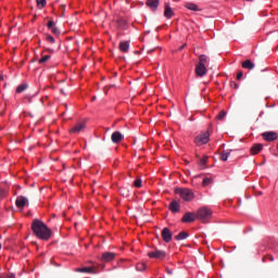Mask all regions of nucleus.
<instances>
[{
	"label": "nucleus",
	"mask_w": 278,
	"mask_h": 278,
	"mask_svg": "<svg viewBox=\"0 0 278 278\" xmlns=\"http://www.w3.org/2000/svg\"><path fill=\"white\" fill-rule=\"evenodd\" d=\"M31 230L40 240H49L51 238V229L39 219L33 222Z\"/></svg>",
	"instance_id": "1"
},
{
	"label": "nucleus",
	"mask_w": 278,
	"mask_h": 278,
	"mask_svg": "<svg viewBox=\"0 0 278 278\" xmlns=\"http://www.w3.org/2000/svg\"><path fill=\"white\" fill-rule=\"evenodd\" d=\"M212 216H214V211H212L210 206H201L195 213L197 219L204 224L210 223Z\"/></svg>",
	"instance_id": "2"
},
{
	"label": "nucleus",
	"mask_w": 278,
	"mask_h": 278,
	"mask_svg": "<svg viewBox=\"0 0 278 278\" xmlns=\"http://www.w3.org/2000/svg\"><path fill=\"white\" fill-rule=\"evenodd\" d=\"M175 193L179 194L180 199H182V201H186L187 203H190V201H194V191L189 188L175 189Z\"/></svg>",
	"instance_id": "3"
},
{
	"label": "nucleus",
	"mask_w": 278,
	"mask_h": 278,
	"mask_svg": "<svg viewBox=\"0 0 278 278\" xmlns=\"http://www.w3.org/2000/svg\"><path fill=\"white\" fill-rule=\"evenodd\" d=\"M207 142H210V131L208 130L201 132L194 139V143L198 147H203V144H207Z\"/></svg>",
	"instance_id": "4"
},
{
	"label": "nucleus",
	"mask_w": 278,
	"mask_h": 278,
	"mask_svg": "<svg viewBox=\"0 0 278 278\" xmlns=\"http://www.w3.org/2000/svg\"><path fill=\"white\" fill-rule=\"evenodd\" d=\"M151 260H164L166 257V252L162 250H154L148 253Z\"/></svg>",
	"instance_id": "5"
},
{
	"label": "nucleus",
	"mask_w": 278,
	"mask_h": 278,
	"mask_svg": "<svg viewBox=\"0 0 278 278\" xmlns=\"http://www.w3.org/2000/svg\"><path fill=\"white\" fill-rule=\"evenodd\" d=\"M15 205L16 207H18L20 210H23V207H25V205H29V200H27L26 197L23 195H18L15 200Z\"/></svg>",
	"instance_id": "6"
},
{
	"label": "nucleus",
	"mask_w": 278,
	"mask_h": 278,
	"mask_svg": "<svg viewBox=\"0 0 278 278\" xmlns=\"http://www.w3.org/2000/svg\"><path fill=\"white\" fill-rule=\"evenodd\" d=\"M263 140H265L266 142H273L275 140H277L278 135L275 131H266L262 134Z\"/></svg>",
	"instance_id": "7"
},
{
	"label": "nucleus",
	"mask_w": 278,
	"mask_h": 278,
	"mask_svg": "<svg viewBox=\"0 0 278 278\" xmlns=\"http://www.w3.org/2000/svg\"><path fill=\"white\" fill-rule=\"evenodd\" d=\"M197 220V213L187 212L181 218V223H194Z\"/></svg>",
	"instance_id": "8"
},
{
	"label": "nucleus",
	"mask_w": 278,
	"mask_h": 278,
	"mask_svg": "<svg viewBox=\"0 0 278 278\" xmlns=\"http://www.w3.org/2000/svg\"><path fill=\"white\" fill-rule=\"evenodd\" d=\"M195 75L197 77H205L207 75V67L198 63L195 65Z\"/></svg>",
	"instance_id": "9"
},
{
	"label": "nucleus",
	"mask_w": 278,
	"mask_h": 278,
	"mask_svg": "<svg viewBox=\"0 0 278 278\" xmlns=\"http://www.w3.org/2000/svg\"><path fill=\"white\" fill-rule=\"evenodd\" d=\"M86 129V123L81 122L76 124L72 129H70V134H81Z\"/></svg>",
	"instance_id": "10"
},
{
	"label": "nucleus",
	"mask_w": 278,
	"mask_h": 278,
	"mask_svg": "<svg viewBox=\"0 0 278 278\" xmlns=\"http://www.w3.org/2000/svg\"><path fill=\"white\" fill-rule=\"evenodd\" d=\"M162 239L168 243L170 240H173V232H170L169 228H164L161 232Z\"/></svg>",
	"instance_id": "11"
},
{
	"label": "nucleus",
	"mask_w": 278,
	"mask_h": 278,
	"mask_svg": "<svg viewBox=\"0 0 278 278\" xmlns=\"http://www.w3.org/2000/svg\"><path fill=\"white\" fill-rule=\"evenodd\" d=\"M263 149H264V144L255 143L251 147L250 153H251V155H257V154H260L261 151H263Z\"/></svg>",
	"instance_id": "12"
},
{
	"label": "nucleus",
	"mask_w": 278,
	"mask_h": 278,
	"mask_svg": "<svg viewBox=\"0 0 278 278\" xmlns=\"http://www.w3.org/2000/svg\"><path fill=\"white\" fill-rule=\"evenodd\" d=\"M48 29H51L52 34H54V36H60L61 31L60 28L58 26H55V22L53 21H49L47 24Z\"/></svg>",
	"instance_id": "13"
},
{
	"label": "nucleus",
	"mask_w": 278,
	"mask_h": 278,
	"mask_svg": "<svg viewBox=\"0 0 278 278\" xmlns=\"http://www.w3.org/2000/svg\"><path fill=\"white\" fill-rule=\"evenodd\" d=\"M124 138L125 137L123 136V134H121V131H115L111 136V140L112 142H114V144H118V142H122Z\"/></svg>",
	"instance_id": "14"
},
{
	"label": "nucleus",
	"mask_w": 278,
	"mask_h": 278,
	"mask_svg": "<svg viewBox=\"0 0 278 278\" xmlns=\"http://www.w3.org/2000/svg\"><path fill=\"white\" fill-rule=\"evenodd\" d=\"M168 210H170L173 212V214H177V212H179L181 210V205L176 200H173L169 203Z\"/></svg>",
	"instance_id": "15"
},
{
	"label": "nucleus",
	"mask_w": 278,
	"mask_h": 278,
	"mask_svg": "<svg viewBox=\"0 0 278 278\" xmlns=\"http://www.w3.org/2000/svg\"><path fill=\"white\" fill-rule=\"evenodd\" d=\"M114 257H116V253H114V252H104L102 254L101 260H102V262L108 263V262H112V260H114Z\"/></svg>",
	"instance_id": "16"
},
{
	"label": "nucleus",
	"mask_w": 278,
	"mask_h": 278,
	"mask_svg": "<svg viewBox=\"0 0 278 278\" xmlns=\"http://www.w3.org/2000/svg\"><path fill=\"white\" fill-rule=\"evenodd\" d=\"M165 18H173L175 16V12L170 8V4L165 3V11H164Z\"/></svg>",
	"instance_id": "17"
},
{
	"label": "nucleus",
	"mask_w": 278,
	"mask_h": 278,
	"mask_svg": "<svg viewBox=\"0 0 278 278\" xmlns=\"http://www.w3.org/2000/svg\"><path fill=\"white\" fill-rule=\"evenodd\" d=\"M148 8H151L155 12L157 10V7L160 5V0H147Z\"/></svg>",
	"instance_id": "18"
},
{
	"label": "nucleus",
	"mask_w": 278,
	"mask_h": 278,
	"mask_svg": "<svg viewBox=\"0 0 278 278\" xmlns=\"http://www.w3.org/2000/svg\"><path fill=\"white\" fill-rule=\"evenodd\" d=\"M185 8H187V10H191L192 12H200L201 9H199V5L192 3V2H187L185 4Z\"/></svg>",
	"instance_id": "19"
},
{
	"label": "nucleus",
	"mask_w": 278,
	"mask_h": 278,
	"mask_svg": "<svg viewBox=\"0 0 278 278\" xmlns=\"http://www.w3.org/2000/svg\"><path fill=\"white\" fill-rule=\"evenodd\" d=\"M242 68H248L249 71H253V68H255V64L251 60H245L242 63Z\"/></svg>",
	"instance_id": "20"
},
{
	"label": "nucleus",
	"mask_w": 278,
	"mask_h": 278,
	"mask_svg": "<svg viewBox=\"0 0 278 278\" xmlns=\"http://www.w3.org/2000/svg\"><path fill=\"white\" fill-rule=\"evenodd\" d=\"M207 160H210V157L207 155H203L198 162L199 167L202 169L205 168Z\"/></svg>",
	"instance_id": "21"
},
{
	"label": "nucleus",
	"mask_w": 278,
	"mask_h": 278,
	"mask_svg": "<svg viewBox=\"0 0 278 278\" xmlns=\"http://www.w3.org/2000/svg\"><path fill=\"white\" fill-rule=\"evenodd\" d=\"M119 51H122V53H127V51H129V42L122 41L119 43Z\"/></svg>",
	"instance_id": "22"
},
{
	"label": "nucleus",
	"mask_w": 278,
	"mask_h": 278,
	"mask_svg": "<svg viewBox=\"0 0 278 278\" xmlns=\"http://www.w3.org/2000/svg\"><path fill=\"white\" fill-rule=\"evenodd\" d=\"M207 62H210V58L207 55L201 54L199 56V63L198 64H200L202 66H205L207 64Z\"/></svg>",
	"instance_id": "23"
},
{
	"label": "nucleus",
	"mask_w": 278,
	"mask_h": 278,
	"mask_svg": "<svg viewBox=\"0 0 278 278\" xmlns=\"http://www.w3.org/2000/svg\"><path fill=\"white\" fill-rule=\"evenodd\" d=\"M212 184H214V179H213L212 177H206V178H204L203 181H202L203 188H206V186H210V185H212Z\"/></svg>",
	"instance_id": "24"
},
{
	"label": "nucleus",
	"mask_w": 278,
	"mask_h": 278,
	"mask_svg": "<svg viewBox=\"0 0 278 278\" xmlns=\"http://www.w3.org/2000/svg\"><path fill=\"white\" fill-rule=\"evenodd\" d=\"M188 232H186V231H181V232H179L176 237H175V240H186V238H188Z\"/></svg>",
	"instance_id": "25"
},
{
	"label": "nucleus",
	"mask_w": 278,
	"mask_h": 278,
	"mask_svg": "<svg viewBox=\"0 0 278 278\" xmlns=\"http://www.w3.org/2000/svg\"><path fill=\"white\" fill-rule=\"evenodd\" d=\"M78 273H90V274H94V268H92V267H83V268H78Z\"/></svg>",
	"instance_id": "26"
},
{
	"label": "nucleus",
	"mask_w": 278,
	"mask_h": 278,
	"mask_svg": "<svg viewBox=\"0 0 278 278\" xmlns=\"http://www.w3.org/2000/svg\"><path fill=\"white\" fill-rule=\"evenodd\" d=\"M49 60H51V55H49V54L42 55L39 59V64H45L46 62H49Z\"/></svg>",
	"instance_id": "27"
},
{
	"label": "nucleus",
	"mask_w": 278,
	"mask_h": 278,
	"mask_svg": "<svg viewBox=\"0 0 278 278\" xmlns=\"http://www.w3.org/2000/svg\"><path fill=\"white\" fill-rule=\"evenodd\" d=\"M27 90V84H22L16 88V92L21 94V92H25Z\"/></svg>",
	"instance_id": "28"
},
{
	"label": "nucleus",
	"mask_w": 278,
	"mask_h": 278,
	"mask_svg": "<svg viewBox=\"0 0 278 278\" xmlns=\"http://www.w3.org/2000/svg\"><path fill=\"white\" fill-rule=\"evenodd\" d=\"M225 116H227V112L225 111H220L217 116H216V121H223V118H225Z\"/></svg>",
	"instance_id": "29"
},
{
	"label": "nucleus",
	"mask_w": 278,
	"mask_h": 278,
	"mask_svg": "<svg viewBox=\"0 0 278 278\" xmlns=\"http://www.w3.org/2000/svg\"><path fill=\"white\" fill-rule=\"evenodd\" d=\"M37 1V5L40 10H42V8H45V5H47V0H36Z\"/></svg>",
	"instance_id": "30"
},
{
	"label": "nucleus",
	"mask_w": 278,
	"mask_h": 278,
	"mask_svg": "<svg viewBox=\"0 0 278 278\" xmlns=\"http://www.w3.org/2000/svg\"><path fill=\"white\" fill-rule=\"evenodd\" d=\"M263 262H275V257L270 254L263 257Z\"/></svg>",
	"instance_id": "31"
},
{
	"label": "nucleus",
	"mask_w": 278,
	"mask_h": 278,
	"mask_svg": "<svg viewBox=\"0 0 278 278\" xmlns=\"http://www.w3.org/2000/svg\"><path fill=\"white\" fill-rule=\"evenodd\" d=\"M46 40H47V42H50V45L55 43V38H53V36H51V35H47Z\"/></svg>",
	"instance_id": "32"
},
{
	"label": "nucleus",
	"mask_w": 278,
	"mask_h": 278,
	"mask_svg": "<svg viewBox=\"0 0 278 278\" xmlns=\"http://www.w3.org/2000/svg\"><path fill=\"white\" fill-rule=\"evenodd\" d=\"M220 160H222L223 162H227V160H229V153H224V154H222V155H220Z\"/></svg>",
	"instance_id": "33"
},
{
	"label": "nucleus",
	"mask_w": 278,
	"mask_h": 278,
	"mask_svg": "<svg viewBox=\"0 0 278 278\" xmlns=\"http://www.w3.org/2000/svg\"><path fill=\"white\" fill-rule=\"evenodd\" d=\"M4 197H8V191L5 189L0 190V199H4Z\"/></svg>",
	"instance_id": "34"
},
{
	"label": "nucleus",
	"mask_w": 278,
	"mask_h": 278,
	"mask_svg": "<svg viewBox=\"0 0 278 278\" xmlns=\"http://www.w3.org/2000/svg\"><path fill=\"white\" fill-rule=\"evenodd\" d=\"M0 278H16V276H14V274H7V275L0 276Z\"/></svg>",
	"instance_id": "35"
},
{
	"label": "nucleus",
	"mask_w": 278,
	"mask_h": 278,
	"mask_svg": "<svg viewBox=\"0 0 278 278\" xmlns=\"http://www.w3.org/2000/svg\"><path fill=\"white\" fill-rule=\"evenodd\" d=\"M230 88H233L235 90H238V83L236 81H230Z\"/></svg>",
	"instance_id": "36"
},
{
	"label": "nucleus",
	"mask_w": 278,
	"mask_h": 278,
	"mask_svg": "<svg viewBox=\"0 0 278 278\" xmlns=\"http://www.w3.org/2000/svg\"><path fill=\"white\" fill-rule=\"evenodd\" d=\"M135 187H136V188H140V178H137V179L135 180Z\"/></svg>",
	"instance_id": "37"
},
{
	"label": "nucleus",
	"mask_w": 278,
	"mask_h": 278,
	"mask_svg": "<svg viewBox=\"0 0 278 278\" xmlns=\"http://www.w3.org/2000/svg\"><path fill=\"white\" fill-rule=\"evenodd\" d=\"M243 76H244V74L242 72H239L237 74V79L240 80V79H242Z\"/></svg>",
	"instance_id": "38"
},
{
	"label": "nucleus",
	"mask_w": 278,
	"mask_h": 278,
	"mask_svg": "<svg viewBox=\"0 0 278 278\" xmlns=\"http://www.w3.org/2000/svg\"><path fill=\"white\" fill-rule=\"evenodd\" d=\"M141 270H147V263L141 264Z\"/></svg>",
	"instance_id": "39"
},
{
	"label": "nucleus",
	"mask_w": 278,
	"mask_h": 278,
	"mask_svg": "<svg viewBox=\"0 0 278 278\" xmlns=\"http://www.w3.org/2000/svg\"><path fill=\"white\" fill-rule=\"evenodd\" d=\"M166 271H167L168 275H173V269L167 268Z\"/></svg>",
	"instance_id": "40"
},
{
	"label": "nucleus",
	"mask_w": 278,
	"mask_h": 278,
	"mask_svg": "<svg viewBox=\"0 0 278 278\" xmlns=\"http://www.w3.org/2000/svg\"><path fill=\"white\" fill-rule=\"evenodd\" d=\"M195 179H199V176H195V177L192 178V180H191L192 184H194V180H195Z\"/></svg>",
	"instance_id": "41"
},
{
	"label": "nucleus",
	"mask_w": 278,
	"mask_h": 278,
	"mask_svg": "<svg viewBox=\"0 0 278 278\" xmlns=\"http://www.w3.org/2000/svg\"><path fill=\"white\" fill-rule=\"evenodd\" d=\"M185 47H186V43L182 47H180L179 50L181 51Z\"/></svg>",
	"instance_id": "42"
},
{
	"label": "nucleus",
	"mask_w": 278,
	"mask_h": 278,
	"mask_svg": "<svg viewBox=\"0 0 278 278\" xmlns=\"http://www.w3.org/2000/svg\"><path fill=\"white\" fill-rule=\"evenodd\" d=\"M0 80H3V76L0 75Z\"/></svg>",
	"instance_id": "43"
},
{
	"label": "nucleus",
	"mask_w": 278,
	"mask_h": 278,
	"mask_svg": "<svg viewBox=\"0 0 278 278\" xmlns=\"http://www.w3.org/2000/svg\"><path fill=\"white\" fill-rule=\"evenodd\" d=\"M62 94H64V89H61Z\"/></svg>",
	"instance_id": "44"
},
{
	"label": "nucleus",
	"mask_w": 278,
	"mask_h": 278,
	"mask_svg": "<svg viewBox=\"0 0 278 278\" xmlns=\"http://www.w3.org/2000/svg\"><path fill=\"white\" fill-rule=\"evenodd\" d=\"M96 99H97V97H93V98H92V101H94Z\"/></svg>",
	"instance_id": "45"
},
{
	"label": "nucleus",
	"mask_w": 278,
	"mask_h": 278,
	"mask_svg": "<svg viewBox=\"0 0 278 278\" xmlns=\"http://www.w3.org/2000/svg\"><path fill=\"white\" fill-rule=\"evenodd\" d=\"M52 218H55V214L52 215Z\"/></svg>",
	"instance_id": "46"
},
{
	"label": "nucleus",
	"mask_w": 278,
	"mask_h": 278,
	"mask_svg": "<svg viewBox=\"0 0 278 278\" xmlns=\"http://www.w3.org/2000/svg\"><path fill=\"white\" fill-rule=\"evenodd\" d=\"M0 250H1V243H0Z\"/></svg>",
	"instance_id": "47"
}]
</instances>
